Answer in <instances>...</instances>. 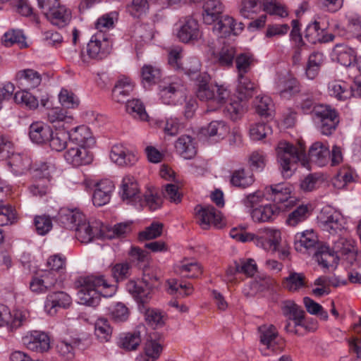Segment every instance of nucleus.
Masks as SVG:
<instances>
[{"label": "nucleus", "mask_w": 361, "mask_h": 361, "mask_svg": "<svg viewBox=\"0 0 361 361\" xmlns=\"http://www.w3.org/2000/svg\"><path fill=\"white\" fill-rule=\"evenodd\" d=\"M192 94L185 95L180 92V97H185V116L191 118L197 106V97L200 101L208 104L209 111H213L220 105L226 103V110L232 119L235 120L244 112L245 102L250 97V92H191Z\"/></svg>", "instance_id": "obj_1"}, {"label": "nucleus", "mask_w": 361, "mask_h": 361, "mask_svg": "<svg viewBox=\"0 0 361 361\" xmlns=\"http://www.w3.org/2000/svg\"><path fill=\"white\" fill-rule=\"evenodd\" d=\"M75 286L79 288L77 295L80 303L92 307L99 305L100 295L111 297L116 292V286L109 284L103 276L79 277Z\"/></svg>", "instance_id": "obj_2"}, {"label": "nucleus", "mask_w": 361, "mask_h": 361, "mask_svg": "<svg viewBox=\"0 0 361 361\" xmlns=\"http://www.w3.org/2000/svg\"><path fill=\"white\" fill-rule=\"evenodd\" d=\"M276 151L277 161L283 178H288L293 175L298 162L307 167L305 147L301 142L295 146L288 142L281 141L278 144Z\"/></svg>", "instance_id": "obj_3"}, {"label": "nucleus", "mask_w": 361, "mask_h": 361, "mask_svg": "<svg viewBox=\"0 0 361 361\" xmlns=\"http://www.w3.org/2000/svg\"><path fill=\"white\" fill-rule=\"evenodd\" d=\"M312 114L316 126L322 135L330 136L335 132L339 118L334 109L329 105L317 104Z\"/></svg>", "instance_id": "obj_4"}, {"label": "nucleus", "mask_w": 361, "mask_h": 361, "mask_svg": "<svg viewBox=\"0 0 361 361\" xmlns=\"http://www.w3.org/2000/svg\"><path fill=\"white\" fill-rule=\"evenodd\" d=\"M319 226L331 235L345 230L346 221L341 212L331 207H324L317 216Z\"/></svg>", "instance_id": "obj_5"}, {"label": "nucleus", "mask_w": 361, "mask_h": 361, "mask_svg": "<svg viewBox=\"0 0 361 361\" xmlns=\"http://www.w3.org/2000/svg\"><path fill=\"white\" fill-rule=\"evenodd\" d=\"M52 166L47 163H43L40 167L36 169L35 176L39 177L30 187V193L35 197H42L50 192V171Z\"/></svg>", "instance_id": "obj_6"}, {"label": "nucleus", "mask_w": 361, "mask_h": 361, "mask_svg": "<svg viewBox=\"0 0 361 361\" xmlns=\"http://www.w3.org/2000/svg\"><path fill=\"white\" fill-rule=\"evenodd\" d=\"M281 240V231L274 228H265L259 231L252 240L257 247L262 249L276 252L279 250V247Z\"/></svg>", "instance_id": "obj_7"}, {"label": "nucleus", "mask_w": 361, "mask_h": 361, "mask_svg": "<svg viewBox=\"0 0 361 361\" xmlns=\"http://www.w3.org/2000/svg\"><path fill=\"white\" fill-rule=\"evenodd\" d=\"M76 238L82 243H88L102 237V224L99 221H87L85 217L74 228Z\"/></svg>", "instance_id": "obj_8"}, {"label": "nucleus", "mask_w": 361, "mask_h": 361, "mask_svg": "<svg viewBox=\"0 0 361 361\" xmlns=\"http://www.w3.org/2000/svg\"><path fill=\"white\" fill-rule=\"evenodd\" d=\"M111 44L105 33L97 32L92 36L87 45V53L92 59H101L108 54Z\"/></svg>", "instance_id": "obj_9"}, {"label": "nucleus", "mask_w": 361, "mask_h": 361, "mask_svg": "<svg viewBox=\"0 0 361 361\" xmlns=\"http://www.w3.org/2000/svg\"><path fill=\"white\" fill-rule=\"evenodd\" d=\"M332 249L335 254L341 259L353 264L357 257V249L355 241L347 237H339L337 240L333 241Z\"/></svg>", "instance_id": "obj_10"}, {"label": "nucleus", "mask_w": 361, "mask_h": 361, "mask_svg": "<svg viewBox=\"0 0 361 361\" xmlns=\"http://www.w3.org/2000/svg\"><path fill=\"white\" fill-rule=\"evenodd\" d=\"M181 68L190 76L196 75L195 84L199 87L198 90H214L210 76L206 73H198L200 62L197 58H190Z\"/></svg>", "instance_id": "obj_11"}, {"label": "nucleus", "mask_w": 361, "mask_h": 361, "mask_svg": "<svg viewBox=\"0 0 361 361\" xmlns=\"http://www.w3.org/2000/svg\"><path fill=\"white\" fill-rule=\"evenodd\" d=\"M197 223L202 229L207 230L211 224L219 226L221 221V213L213 206L202 207L197 205L195 209Z\"/></svg>", "instance_id": "obj_12"}, {"label": "nucleus", "mask_w": 361, "mask_h": 361, "mask_svg": "<svg viewBox=\"0 0 361 361\" xmlns=\"http://www.w3.org/2000/svg\"><path fill=\"white\" fill-rule=\"evenodd\" d=\"M72 302L71 297L64 291H52L46 297L44 310L49 315H54L59 308L66 309Z\"/></svg>", "instance_id": "obj_13"}, {"label": "nucleus", "mask_w": 361, "mask_h": 361, "mask_svg": "<svg viewBox=\"0 0 361 361\" xmlns=\"http://www.w3.org/2000/svg\"><path fill=\"white\" fill-rule=\"evenodd\" d=\"M219 20L213 26L212 31L219 37H226L231 34L238 35L244 28L242 23H236L234 18L229 16H221Z\"/></svg>", "instance_id": "obj_14"}, {"label": "nucleus", "mask_w": 361, "mask_h": 361, "mask_svg": "<svg viewBox=\"0 0 361 361\" xmlns=\"http://www.w3.org/2000/svg\"><path fill=\"white\" fill-rule=\"evenodd\" d=\"M154 285L146 279V274L141 281H130L126 285V289L137 302L145 303L152 292Z\"/></svg>", "instance_id": "obj_15"}, {"label": "nucleus", "mask_w": 361, "mask_h": 361, "mask_svg": "<svg viewBox=\"0 0 361 361\" xmlns=\"http://www.w3.org/2000/svg\"><path fill=\"white\" fill-rule=\"evenodd\" d=\"M16 87L20 90L37 88L42 82L41 75L33 69L19 71L16 75Z\"/></svg>", "instance_id": "obj_16"}, {"label": "nucleus", "mask_w": 361, "mask_h": 361, "mask_svg": "<svg viewBox=\"0 0 361 361\" xmlns=\"http://www.w3.org/2000/svg\"><path fill=\"white\" fill-rule=\"evenodd\" d=\"M110 159L119 166H133L137 161V157L133 151L120 144L111 147Z\"/></svg>", "instance_id": "obj_17"}, {"label": "nucleus", "mask_w": 361, "mask_h": 361, "mask_svg": "<svg viewBox=\"0 0 361 361\" xmlns=\"http://www.w3.org/2000/svg\"><path fill=\"white\" fill-rule=\"evenodd\" d=\"M23 344L32 351L43 353L50 348L48 335L42 331H34L23 338Z\"/></svg>", "instance_id": "obj_18"}, {"label": "nucleus", "mask_w": 361, "mask_h": 361, "mask_svg": "<svg viewBox=\"0 0 361 361\" xmlns=\"http://www.w3.org/2000/svg\"><path fill=\"white\" fill-rule=\"evenodd\" d=\"M178 38L183 42L196 41L201 37L197 20L191 17L184 18L178 33Z\"/></svg>", "instance_id": "obj_19"}, {"label": "nucleus", "mask_w": 361, "mask_h": 361, "mask_svg": "<svg viewBox=\"0 0 361 361\" xmlns=\"http://www.w3.org/2000/svg\"><path fill=\"white\" fill-rule=\"evenodd\" d=\"M319 246L318 236L312 229L298 233L295 235V247L298 251H316Z\"/></svg>", "instance_id": "obj_20"}, {"label": "nucleus", "mask_w": 361, "mask_h": 361, "mask_svg": "<svg viewBox=\"0 0 361 361\" xmlns=\"http://www.w3.org/2000/svg\"><path fill=\"white\" fill-rule=\"evenodd\" d=\"M63 156L66 162L75 167L88 164L92 160V156L85 147L70 144Z\"/></svg>", "instance_id": "obj_21"}, {"label": "nucleus", "mask_w": 361, "mask_h": 361, "mask_svg": "<svg viewBox=\"0 0 361 361\" xmlns=\"http://www.w3.org/2000/svg\"><path fill=\"white\" fill-rule=\"evenodd\" d=\"M71 145L90 147L94 144V139L90 128L84 125L75 128L68 132Z\"/></svg>", "instance_id": "obj_22"}, {"label": "nucleus", "mask_w": 361, "mask_h": 361, "mask_svg": "<svg viewBox=\"0 0 361 361\" xmlns=\"http://www.w3.org/2000/svg\"><path fill=\"white\" fill-rule=\"evenodd\" d=\"M114 190V185L109 179H104L97 183L92 196L93 204L97 207L107 204L110 200Z\"/></svg>", "instance_id": "obj_23"}, {"label": "nucleus", "mask_w": 361, "mask_h": 361, "mask_svg": "<svg viewBox=\"0 0 361 361\" xmlns=\"http://www.w3.org/2000/svg\"><path fill=\"white\" fill-rule=\"evenodd\" d=\"M334 37V35L326 33V29L322 27L317 20L308 24L305 29V38L312 44L328 42L332 41Z\"/></svg>", "instance_id": "obj_24"}, {"label": "nucleus", "mask_w": 361, "mask_h": 361, "mask_svg": "<svg viewBox=\"0 0 361 361\" xmlns=\"http://www.w3.org/2000/svg\"><path fill=\"white\" fill-rule=\"evenodd\" d=\"M47 20L59 27L66 26L71 20V12L65 6L59 4L49 11L45 13Z\"/></svg>", "instance_id": "obj_25"}, {"label": "nucleus", "mask_w": 361, "mask_h": 361, "mask_svg": "<svg viewBox=\"0 0 361 361\" xmlns=\"http://www.w3.org/2000/svg\"><path fill=\"white\" fill-rule=\"evenodd\" d=\"M8 159V166L16 176H21L27 173L31 167L32 161L25 154H14L11 152Z\"/></svg>", "instance_id": "obj_26"}, {"label": "nucleus", "mask_w": 361, "mask_h": 361, "mask_svg": "<svg viewBox=\"0 0 361 361\" xmlns=\"http://www.w3.org/2000/svg\"><path fill=\"white\" fill-rule=\"evenodd\" d=\"M329 155L330 152L327 146L321 142H315L309 149L308 156H307V165L310 161L319 166H324L328 161Z\"/></svg>", "instance_id": "obj_27"}, {"label": "nucleus", "mask_w": 361, "mask_h": 361, "mask_svg": "<svg viewBox=\"0 0 361 361\" xmlns=\"http://www.w3.org/2000/svg\"><path fill=\"white\" fill-rule=\"evenodd\" d=\"M29 137L34 143L41 145L47 142L51 137V129L42 122H35L30 126Z\"/></svg>", "instance_id": "obj_28"}, {"label": "nucleus", "mask_w": 361, "mask_h": 361, "mask_svg": "<svg viewBox=\"0 0 361 361\" xmlns=\"http://www.w3.org/2000/svg\"><path fill=\"white\" fill-rule=\"evenodd\" d=\"M175 272L182 277L198 278L202 273L201 265L194 260L183 259L175 266Z\"/></svg>", "instance_id": "obj_29"}, {"label": "nucleus", "mask_w": 361, "mask_h": 361, "mask_svg": "<svg viewBox=\"0 0 361 361\" xmlns=\"http://www.w3.org/2000/svg\"><path fill=\"white\" fill-rule=\"evenodd\" d=\"M224 11V6L219 0H208L203 5L202 18L204 23L210 25L218 20Z\"/></svg>", "instance_id": "obj_30"}, {"label": "nucleus", "mask_w": 361, "mask_h": 361, "mask_svg": "<svg viewBox=\"0 0 361 361\" xmlns=\"http://www.w3.org/2000/svg\"><path fill=\"white\" fill-rule=\"evenodd\" d=\"M333 56L339 63L345 67L355 64L357 58L355 51L345 44L336 45L333 50Z\"/></svg>", "instance_id": "obj_31"}, {"label": "nucleus", "mask_w": 361, "mask_h": 361, "mask_svg": "<svg viewBox=\"0 0 361 361\" xmlns=\"http://www.w3.org/2000/svg\"><path fill=\"white\" fill-rule=\"evenodd\" d=\"M120 192L123 200L128 202L140 199L137 183L133 176H127L123 178Z\"/></svg>", "instance_id": "obj_32"}, {"label": "nucleus", "mask_w": 361, "mask_h": 361, "mask_svg": "<svg viewBox=\"0 0 361 361\" xmlns=\"http://www.w3.org/2000/svg\"><path fill=\"white\" fill-rule=\"evenodd\" d=\"M281 310L283 314L289 319L294 322L295 326H303L305 319L304 310L293 300H286L283 302Z\"/></svg>", "instance_id": "obj_33"}, {"label": "nucleus", "mask_w": 361, "mask_h": 361, "mask_svg": "<svg viewBox=\"0 0 361 361\" xmlns=\"http://www.w3.org/2000/svg\"><path fill=\"white\" fill-rule=\"evenodd\" d=\"M260 343L268 349L275 350L279 336L276 328L272 324H264L258 327Z\"/></svg>", "instance_id": "obj_34"}, {"label": "nucleus", "mask_w": 361, "mask_h": 361, "mask_svg": "<svg viewBox=\"0 0 361 361\" xmlns=\"http://www.w3.org/2000/svg\"><path fill=\"white\" fill-rule=\"evenodd\" d=\"M175 148L177 152L185 159L193 158L197 153L194 140L186 135L178 137L175 143Z\"/></svg>", "instance_id": "obj_35"}, {"label": "nucleus", "mask_w": 361, "mask_h": 361, "mask_svg": "<svg viewBox=\"0 0 361 361\" xmlns=\"http://www.w3.org/2000/svg\"><path fill=\"white\" fill-rule=\"evenodd\" d=\"M314 257L318 264L324 268L336 266L338 262V257L335 254L334 250H330L329 247L320 245L314 253Z\"/></svg>", "instance_id": "obj_36"}, {"label": "nucleus", "mask_w": 361, "mask_h": 361, "mask_svg": "<svg viewBox=\"0 0 361 361\" xmlns=\"http://www.w3.org/2000/svg\"><path fill=\"white\" fill-rule=\"evenodd\" d=\"M21 324V314L19 312L11 314L7 306L0 303V327L7 326L11 330H13L20 326Z\"/></svg>", "instance_id": "obj_37"}, {"label": "nucleus", "mask_w": 361, "mask_h": 361, "mask_svg": "<svg viewBox=\"0 0 361 361\" xmlns=\"http://www.w3.org/2000/svg\"><path fill=\"white\" fill-rule=\"evenodd\" d=\"M281 209L276 204H267L254 209L251 216L255 222H265L271 221L280 212Z\"/></svg>", "instance_id": "obj_38"}, {"label": "nucleus", "mask_w": 361, "mask_h": 361, "mask_svg": "<svg viewBox=\"0 0 361 361\" xmlns=\"http://www.w3.org/2000/svg\"><path fill=\"white\" fill-rule=\"evenodd\" d=\"M59 221L65 228L73 230L85 216L76 209H62L59 212Z\"/></svg>", "instance_id": "obj_39"}, {"label": "nucleus", "mask_w": 361, "mask_h": 361, "mask_svg": "<svg viewBox=\"0 0 361 361\" xmlns=\"http://www.w3.org/2000/svg\"><path fill=\"white\" fill-rule=\"evenodd\" d=\"M253 105L259 115L266 117L272 115L274 105L271 97L267 94L261 92L256 95L253 100Z\"/></svg>", "instance_id": "obj_40"}, {"label": "nucleus", "mask_w": 361, "mask_h": 361, "mask_svg": "<svg viewBox=\"0 0 361 361\" xmlns=\"http://www.w3.org/2000/svg\"><path fill=\"white\" fill-rule=\"evenodd\" d=\"M142 82L145 88H149L153 84L160 81L161 73L157 66L145 65L141 71Z\"/></svg>", "instance_id": "obj_41"}, {"label": "nucleus", "mask_w": 361, "mask_h": 361, "mask_svg": "<svg viewBox=\"0 0 361 361\" xmlns=\"http://www.w3.org/2000/svg\"><path fill=\"white\" fill-rule=\"evenodd\" d=\"M254 182L255 178L252 173L244 169L234 171L231 177V183L240 188H246Z\"/></svg>", "instance_id": "obj_42"}, {"label": "nucleus", "mask_w": 361, "mask_h": 361, "mask_svg": "<svg viewBox=\"0 0 361 361\" xmlns=\"http://www.w3.org/2000/svg\"><path fill=\"white\" fill-rule=\"evenodd\" d=\"M131 231V224L128 222H122L114 226H102V237L112 239L123 238Z\"/></svg>", "instance_id": "obj_43"}, {"label": "nucleus", "mask_w": 361, "mask_h": 361, "mask_svg": "<svg viewBox=\"0 0 361 361\" xmlns=\"http://www.w3.org/2000/svg\"><path fill=\"white\" fill-rule=\"evenodd\" d=\"M126 109L127 113L135 119L146 121L149 118L144 104L138 99L128 100Z\"/></svg>", "instance_id": "obj_44"}, {"label": "nucleus", "mask_w": 361, "mask_h": 361, "mask_svg": "<svg viewBox=\"0 0 361 361\" xmlns=\"http://www.w3.org/2000/svg\"><path fill=\"white\" fill-rule=\"evenodd\" d=\"M310 215V211L308 206L300 205L288 214L286 224L288 226L295 227L304 222Z\"/></svg>", "instance_id": "obj_45"}, {"label": "nucleus", "mask_w": 361, "mask_h": 361, "mask_svg": "<svg viewBox=\"0 0 361 361\" xmlns=\"http://www.w3.org/2000/svg\"><path fill=\"white\" fill-rule=\"evenodd\" d=\"M201 133L205 136L224 138L229 133V127L222 121H213L207 127L202 128Z\"/></svg>", "instance_id": "obj_46"}, {"label": "nucleus", "mask_w": 361, "mask_h": 361, "mask_svg": "<svg viewBox=\"0 0 361 361\" xmlns=\"http://www.w3.org/2000/svg\"><path fill=\"white\" fill-rule=\"evenodd\" d=\"M235 53L234 47L224 44L219 51L214 53V56L221 66H230L233 64Z\"/></svg>", "instance_id": "obj_47"}, {"label": "nucleus", "mask_w": 361, "mask_h": 361, "mask_svg": "<svg viewBox=\"0 0 361 361\" xmlns=\"http://www.w3.org/2000/svg\"><path fill=\"white\" fill-rule=\"evenodd\" d=\"M68 140L70 141V135L68 131L59 130L53 133L51 131V137L48 140L51 148L57 152H61L66 147H69Z\"/></svg>", "instance_id": "obj_48"}, {"label": "nucleus", "mask_w": 361, "mask_h": 361, "mask_svg": "<svg viewBox=\"0 0 361 361\" xmlns=\"http://www.w3.org/2000/svg\"><path fill=\"white\" fill-rule=\"evenodd\" d=\"M94 334L101 342H108L112 334V328L107 319L100 317L94 324Z\"/></svg>", "instance_id": "obj_49"}, {"label": "nucleus", "mask_w": 361, "mask_h": 361, "mask_svg": "<svg viewBox=\"0 0 361 361\" xmlns=\"http://www.w3.org/2000/svg\"><path fill=\"white\" fill-rule=\"evenodd\" d=\"M166 283L169 287L168 292L171 295L178 294L182 297H185L191 295L193 292V287L190 283H178L174 279L168 280Z\"/></svg>", "instance_id": "obj_50"}, {"label": "nucleus", "mask_w": 361, "mask_h": 361, "mask_svg": "<svg viewBox=\"0 0 361 361\" xmlns=\"http://www.w3.org/2000/svg\"><path fill=\"white\" fill-rule=\"evenodd\" d=\"M283 286L290 292L298 291L305 286V276L301 273L291 272L283 280Z\"/></svg>", "instance_id": "obj_51"}, {"label": "nucleus", "mask_w": 361, "mask_h": 361, "mask_svg": "<svg viewBox=\"0 0 361 361\" xmlns=\"http://www.w3.org/2000/svg\"><path fill=\"white\" fill-rule=\"evenodd\" d=\"M13 99L15 102L28 109L38 106V99L30 92H16Z\"/></svg>", "instance_id": "obj_52"}, {"label": "nucleus", "mask_w": 361, "mask_h": 361, "mask_svg": "<svg viewBox=\"0 0 361 361\" xmlns=\"http://www.w3.org/2000/svg\"><path fill=\"white\" fill-rule=\"evenodd\" d=\"M45 288L47 291L51 290L55 288H61L64 281V276L63 274H58L53 271H46L42 276Z\"/></svg>", "instance_id": "obj_53"}, {"label": "nucleus", "mask_w": 361, "mask_h": 361, "mask_svg": "<svg viewBox=\"0 0 361 361\" xmlns=\"http://www.w3.org/2000/svg\"><path fill=\"white\" fill-rule=\"evenodd\" d=\"M259 0H242L240 13L245 18H253L259 12Z\"/></svg>", "instance_id": "obj_54"}, {"label": "nucleus", "mask_w": 361, "mask_h": 361, "mask_svg": "<svg viewBox=\"0 0 361 361\" xmlns=\"http://www.w3.org/2000/svg\"><path fill=\"white\" fill-rule=\"evenodd\" d=\"M111 319L116 322H125L129 316L128 307L121 302H116L108 308Z\"/></svg>", "instance_id": "obj_55"}, {"label": "nucleus", "mask_w": 361, "mask_h": 361, "mask_svg": "<svg viewBox=\"0 0 361 361\" xmlns=\"http://www.w3.org/2000/svg\"><path fill=\"white\" fill-rule=\"evenodd\" d=\"M345 18L348 30L361 39V16L357 13L349 12Z\"/></svg>", "instance_id": "obj_56"}, {"label": "nucleus", "mask_w": 361, "mask_h": 361, "mask_svg": "<svg viewBox=\"0 0 361 361\" xmlns=\"http://www.w3.org/2000/svg\"><path fill=\"white\" fill-rule=\"evenodd\" d=\"M5 46L9 47L14 44L20 45V47L27 46L25 38L20 30H10L6 32L2 39Z\"/></svg>", "instance_id": "obj_57"}, {"label": "nucleus", "mask_w": 361, "mask_h": 361, "mask_svg": "<svg viewBox=\"0 0 361 361\" xmlns=\"http://www.w3.org/2000/svg\"><path fill=\"white\" fill-rule=\"evenodd\" d=\"M262 6L263 10L270 15H276L281 18L288 16L286 7L275 0H263Z\"/></svg>", "instance_id": "obj_58"}, {"label": "nucleus", "mask_w": 361, "mask_h": 361, "mask_svg": "<svg viewBox=\"0 0 361 361\" xmlns=\"http://www.w3.org/2000/svg\"><path fill=\"white\" fill-rule=\"evenodd\" d=\"M117 16L118 14L115 11L102 15L95 23L96 29L99 32L103 33V31L112 28L114 22L117 20Z\"/></svg>", "instance_id": "obj_59"}, {"label": "nucleus", "mask_w": 361, "mask_h": 361, "mask_svg": "<svg viewBox=\"0 0 361 361\" xmlns=\"http://www.w3.org/2000/svg\"><path fill=\"white\" fill-rule=\"evenodd\" d=\"M61 105L65 109H75L80 105V101L73 92H59L58 95Z\"/></svg>", "instance_id": "obj_60"}, {"label": "nucleus", "mask_w": 361, "mask_h": 361, "mask_svg": "<svg viewBox=\"0 0 361 361\" xmlns=\"http://www.w3.org/2000/svg\"><path fill=\"white\" fill-rule=\"evenodd\" d=\"M34 224L37 234L44 235L52 228L51 218L47 215L36 216L34 219Z\"/></svg>", "instance_id": "obj_61"}, {"label": "nucleus", "mask_w": 361, "mask_h": 361, "mask_svg": "<svg viewBox=\"0 0 361 361\" xmlns=\"http://www.w3.org/2000/svg\"><path fill=\"white\" fill-rule=\"evenodd\" d=\"M48 271H53L56 274L64 276L66 269V258L59 255H54L49 257L47 262Z\"/></svg>", "instance_id": "obj_62"}, {"label": "nucleus", "mask_w": 361, "mask_h": 361, "mask_svg": "<svg viewBox=\"0 0 361 361\" xmlns=\"http://www.w3.org/2000/svg\"><path fill=\"white\" fill-rule=\"evenodd\" d=\"M271 133L270 126L263 123L252 125L250 128V137L254 140H260Z\"/></svg>", "instance_id": "obj_63"}, {"label": "nucleus", "mask_w": 361, "mask_h": 361, "mask_svg": "<svg viewBox=\"0 0 361 361\" xmlns=\"http://www.w3.org/2000/svg\"><path fill=\"white\" fill-rule=\"evenodd\" d=\"M47 119L52 123L59 122L69 123L73 120V117L68 115L63 109L61 108H54L48 111Z\"/></svg>", "instance_id": "obj_64"}]
</instances>
